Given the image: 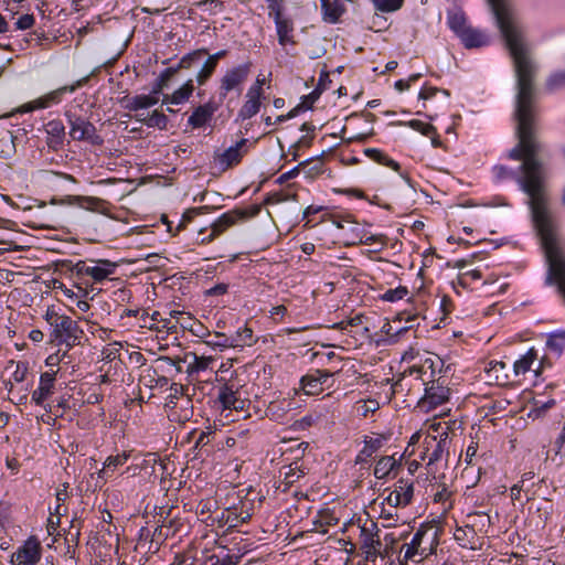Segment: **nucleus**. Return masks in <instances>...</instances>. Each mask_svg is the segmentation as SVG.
Wrapping results in <instances>:
<instances>
[{
  "instance_id": "bf43d9fd",
  "label": "nucleus",
  "mask_w": 565,
  "mask_h": 565,
  "mask_svg": "<svg viewBox=\"0 0 565 565\" xmlns=\"http://www.w3.org/2000/svg\"><path fill=\"white\" fill-rule=\"evenodd\" d=\"M277 35L284 36L287 33L294 32V21L290 17H281L274 20Z\"/></svg>"
},
{
  "instance_id": "9b49d317",
  "label": "nucleus",
  "mask_w": 565,
  "mask_h": 565,
  "mask_svg": "<svg viewBox=\"0 0 565 565\" xmlns=\"http://www.w3.org/2000/svg\"><path fill=\"white\" fill-rule=\"evenodd\" d=\"M414 495V482L409 478L399 477L394 484V490L390 491L385 501L388 505L398 508L406 507L412 502Z\"/></svg>"
},
{
  "instance_id": "5fc2aeb1",
  "label": "nucleus",
  "mask_w": 565,
  "mask_h": 565,
  "mask_svg": "<svg viewBox=\"0 0 565 565\" xmlns=\"http://www.w3.org/2000/svg\"><path fill=\"white\" fill-rule=\"evenodd\" d=\"M409 330H412V327H402L393 334H390V337L380 338V339L375 340V345L381 347V345L396 344L401 340V338L404 334H406Z\"/></svg>"
},
{
  "instance_id": "0eeeda50",
  "label": "nucleus",
  "mask_w": 565,
  "mask_h": 565,
  "mask_svg": "<svg viewBox=\"0 0 565 565\" xmlns=\"http://www.w3.org/2000/svg\"><path fill=\"white\" fill-rule=\"evenodd\" d=\"M253 63L247 61L232 68L226 70L221 77L220 83H223L227 90L235 92L239 96L244 88V83L250 74Z\"/></svg>"
},
{
  "instance_id": "6ab92c4d",
  "label": "nucleus",
  "mask_w": 565,
  "mask_h": 565,
  "mask_svg": "<svg viewBox=\"0 0 565 565\" xmlns=\"http://www.w3.org/2000/svg\"><path fill=\"white\" fill-rule=\"evenodd\" d=\"M245 213L239 207H234L223 214H221L212 224L211 228L216 234L221 235L226 232L230 227L236 225L239 222H244Z\"/></svg>"
},
{
  "instance_id": "6e6552de",
  "label": "nucleus",
  "mask_w": 565,
  "mask_h": 565,
  "mask_svg": "<svg viewBox=\"0 0 565 565\" xmlns=\"http://www.w3.org/2000/svg\"><path fill=\"white\" fill-rule=\"evenodd\" d=\"M41 556V542L35 536H31L12 555L11 562L15 565H35L40 562Z\"/></svg>"
},
{
  "instance_id": "1a4fd4ad",
  "label": "nucleus",
  "mask_w": 565,
  "mask_h": 565,
  "mask_svg": "<svg viewBox=\"0 0 565 565\" xmlns=\"http://www.w3.org/2000/svg\"><path fill=\"white\" fill-rule=\"evenodd\" d=\"M427 529L419 527L415 532L412 541L408 544L403 545L402 550L405 551L403 561L401 562L402 565L404 564V562L406 563L408 561H416V557H418V561H420L430 553L433 540L427 545H424V539L427 535Z\"/></svg>"
},
{
  "instance_id": "473e14b6",
  "label": "nucleus",
  "mask_w": 565,
  "mask_h": 565,
  "mask_svg": "<svg viewBox=\"0 0 565 565\" xmlns=\"http://www.w3.org/2000/svg\"><path fill=\"white\" fill-rule=\"evenodd\" d=\"M305 469L302 466H299V461H291L280 468L279 477L282 478L286 486H291L305 476Z\"/></svg>"
},
{
  "instance_id": "ea45409f",
  "label": "nucleus",
  "mask_w": 565,
  "mask_h": 565,
  "mask_svg": "<svg viewBox=\"0 0 565 565\" xmlns=\"http://www.w3.org/2000/svg\"><path fill=\"white\" fill-rule=\"evenodd\" d=\"M218 510V501L215 498L202 499L195 508L196 514H199L203 522L212 520L213 513Z\"/></svg>"
},
{
  "instance_id": "72a5a7b5",
  "label": "nucleus",
  "mask_w": 565,
  "mask_h": 565,
  "mask_svg": "<svg viewBox=\"0 0 565 565\" xmlns=\"http://www.w3.org/2000/svg\"><path fill=\"white\" fill-rule=\"evenodd\" d=\"M177 75V67L168 66L162 70L159 76L151 84L153 95H166L163 90L170 87V82Z\"/></svg>"
},
{
  "instance_id": "f8f14e48",
  "label": "nucleus",
  "mask_w": 565,
  "mask_h": 565,
  "mask_svg": "<svg viewBox=\"0 0 565 565\" xmlns=\"http://www.w3.org/2000/svg\"><path fill=\"white\" fill-rule=\"evenodd\" d=\"M71 331H81V327L70 316L62 315L60 322H54L51 326L50 340L47 343L54 345H62L70 340Z\"/></svg>"
},
{
  "instance_id": "09e8293b",
  "label": "nucleus",
  "mask_w": 565,
  "mask_h": 565,
  "mask_svg": "<svg viewBox=\"0 0 565 565\" xmlns=\"http://www.w3.org/2000/svg\"><path fill=\"white\" fill-rule=\"evenodd\" d=\"M409 294V290L406 286H397L394 289H387L384 294L379 296V299L386 302H396L402 300Z\"/></svg>"
},
{
  "instance_id": "a19ab883",
  "label": "nucleus",
  "mask_w": 565,
  "mask_h": 565,
  "mask_svg": "<svg viewBox=\"0 0 565 565\" xmlns=\"http://www.w3.org/2000/svg\"><path fill=\"white\" fill-rule=\"evenodd\" d=\"M17 136L10 130L2 129L0 132V141H8L4 148L0 150V158L4 160L11 159L17 153Z\"/></svg>"
},
{
  "instance_id": "f704fd0d",
  "label": "nucleus",
  "mask_w": 565,
  "mask_h": 565,
  "mask_svg": "<svg viewBox=\"0 0 565 565\" xmlns=\"http://www.w3.org/2000/svg\"><path fill=\"white\" fill-rule=\"evenodd\" d=\"M262 106H263L262 99L254 98V97L247 98V100L243 104V106L238 110L234 122L238 124L239 121H244V120L253 118L255 115H257L259 113Z\"/></svg>"
},
{
  "instance_id": "49530a36",
  "label": "nucleus",
  "mask_w": 565,
  "mask_h": 565,
  "mask_svg": "<svg viewBox=\"0 0 565 565\" xmlns=\"http://www.w3.org/2000/svg\"><path fill=\"white\" fill-rule=\"evenodd\" d=\"M181 525L182 524L175 518H172V519L166 518L162 521V524L156 529L154 534L158 532L159 536H164V537L173 536L178 533L179 526H181Z\"/></svg>"
},
{
  "instance_id": "c03bdc74",
  "label": "nucleus",
  "mask_w": 565,
  "mask_h": 565,
  "mask_svg": "<svg viewBox=\"0 0 565 565\" xmlns=\"http://www.w3.org/2000/svg\"><path fill=\"white\" fill-rule=\"evenodd\" d=\"M212 209L213 207H211L209 205H202V206L191 207V209L186 210L182 214V217L177 226V232L184 230L186 227V225L189 223H191L196 215L207 213Z\"/></svg>"
},
{
  "instance_id": "7ed1b4c3",
  "label": "nucleus",
  "mask_w": 565,
  "mask_h": 565,
  "mask_svg": "<svg viewBox=\"0 0 565 565\" xmlns=\"http://www.w3.org/2000/svg\"><path fill=\"white\" fill-rule=\"evenodd\" d=\"M217 113V105L214 104V96L207 102L193 106L191 115L188 117L186 127L191 130L214 129V114Z\"/></svg>"
},
{
  "instance_id": "13d9d810",
  "label": "nucleus",
  "mask_w": 565,
  "mask_h": 565,
  "mask_svg": "<svg viewBox=\"0 0 565 565\" xmlns=\"http://www.w3.org/2000/svg\"><path fill=\"white\" fill-rule=\"evenodd\" d=\"M307 110H311V106H307L306 104H297L287 114L277 116L275 122L282 124L287 120L296 118L297 116H299L302 113H306Z\"/></svg>"
},
{
  "instance_id": "393cba45",
  "label": "nucleus",
  "mask_w": 565,
  "mask_h": 565,
  "mask_svg": "<svg viewBox=\"0 0 565 565\" xmlns=\"http://www.w3.org/2000/svg\"><path fill=\"white\" fill-rule=\"evenodd\" d=\"M345 0H332L323 4L321 10L322 21L330 24L340 22L341 17L347 12Z\"/></svg>"
},
{
  "instance_id": "bb28decb",
  "label": "nucleus",
  "mask_w": 565,
  "mask_h": 565,
  "mask_svg": "<svg viewBox=\"0 0 565 565\" xmlns=\"http://www.w3.org/2000/svg\"><path fill=\"white\" fill-rule=\"evenodd\" d=\"M135 119L148 128H158L160 130H167L170 121L169 117L158 109L152 110L147 117L136 114Z\"/></svg>"
},
{
  "instance_id": "680f3d73",
  "label": "nucleus",
  "mask_w": 565,
  "mask_h": 565,
  "mask_svg": "<svg viewBox=\"0 0 565 565\" xmlns=\"http://www.w3.org/2000/svg\"><path fill=\"white\" fill-rule=\"evenodd\" d=\"M264 84H265V78L264 77L260 78V76H257L255 84H253L248 88V90L246 93V98L254 97V98L264 100L266 98L264 89H263Z\"/></svg>"
},
{
  "instance_id": "6e6d98bb",
  "label": "nucleus",
  "mask_w": 565,
  "mask_h": 565,
  "mask_svg": "<svg viewBox=\"0 0 565 565\" xmlns=\"http://www.w3.org/2000/svg\"><path fill=\"white\" fill-rule=\"evenodd\" d=\"M565 86V70L555 72L546 81V89L548 92H555Z\"/></svg>"
},
{
  "instance_id": "aec40b11",
  "label": "nucleus",
  "mask_w": 565,
  "mask_h": 565,
  "mask_svg": "<svg viewBox=\"0 0 565 565\" xmlns=\"http://www.w3.org/2000/svg\"><path fill=\"white\" fill-rule=\"evenodd\" d=\"M246 152L247 149H245V151H238L236 147L232 145L223 152H218L216 150L214 152V159L218 162L220 171L225 172L226 170L239 164Z\"/></svg>"
},
{
  "instance_id": "2f4dec72",
  "label": "nucleus",
  "mask_w": 565,
  "mask_h": 565,
  "mask_svg": "<svg viewBox=\"0 0 565 565\" xmlns=\"http://www.w3.org/2000/svg\"><path fill=\"white\" fill-rule=\"evenodd\" d=\"M160 100V95H153V88H150L149 94H139L131 98L129 111H138L149 109L156 106Z\"/></svg>"
},
{
  "instance_id": "0e129e2a",
  "label": "nucleus",
  "mask_w": 565,
  "mask_h": 565,
  "mask_svg": "<svg viewBox=\"0 0 565 565\" xmlns=\"http://www.w3.org/2000/svg\"><path fill=\"white\" fill-rule=\"evenodd\" d=\"M35 24V17L32 13H25L19 17L14 23V30L25 31Z\"/></svg>"
},
{
  "instance_id": "f03ea898",
  "label": "nucleus",
  "mask_w": 565,
  "mask_h": 565,
  "mask_svg": "<svg viewBox=\"0 0 565 565\" xmlns=\"http://www.w3.org/2000/svg\"><path fill=\"white\" fill-rule=\"evenodd\" d=\"M52 205H76L81 209L97 212L105 216H110V212L108 211L109 202L97 198V196H88V195H65L63 198L53 196L50 201Z\"/></svg>"
},
{
  "instance_id": "20e7f679",
  "label": "nucleus",
  "mask_w": 565,
  "mask_h": 565,
  "mask_svg": "<svg viewBox=\"0 0 565 565\" xmlns=\"http://www.w3.org/2000/svg\"><path fill=\"white\" fill-rule=\"evenodd\" d=\"M381 547L377 524L373 521L364 523L360 527V548L365 554L366 561L374 562L381 555Z\"/></svg>"
},
{
  "instance_id": "864d4df0",
  "label": "nucleus",
  "mask_w": 565,
  "mask_h": 565,
  "mask_svg": "<svg viewBox=\"0 0 565 565\" xmlns=\"http://www.w3.org/2000/svg\"><path fill=\"white\" fill-rule=\"evenodd\" d=\"M476 523L467 524L465 527L458 526L454 532V539L459 542L462 546H467L470 543L468 539V534L470 533L472 537L476 535L475 531Z\"/></svg>"
},
{
  "instance_id": "a211bd4d",
  "label": "nucleus",
  "mask_w": 565,
  "mask_h": 565,
  "mask_svg": "<svg viewBox=\"0 0 565 565\" xmlns=\"http://www.w3.org/2000/svg\"><path fill=\"white\" fill-rule=\"evenodd\" d=\"M458 38L467 50L480 49L488 46L491 43L488 34L471 25H469L461 34H459Z\"/></svg>"
},
{
  "instance_id": "de8ad7c7",
  "label": "nucleus",
  "mask_w": 565,
  "mask_h": 565,
  "mask_svg": "<svg viewBox=\"0 0 565 565\" xmlns=\"http://www.w3.org/2000/svg\"><path fill=\"white\" fill-rule=\"evenodd\" d=\"M382 447L381 438L365 437L363 449L356 455L355 459H366L372 457Z\"/></svg>"
},
{
  "instance_id": "8fccbe9b",
  "label": "nucleus",
  "mask_w": 565,
  "mask_h": 565,
  "mask_svg": "<svg viewBox=\"0 0 565 565\" xmlns=\"http://www.w3.org/2000/svg\"><path fill=\"white\" fill-rule=\"evenodd\" d=\"M372 2L375 10L383 13L395 12L404 4V0H372Z\"/></svg>"
},
{
  "instance_id": "c85d7f7f",
  "label": "nucleus",
  "mask_w": 565,
  "mask_h": 565,
  "mask_svg": "<svg viewBox=\"0 0 565 565\" xmlns=\"http://www.w3.org/2000/svg\"><path fill=\"white\" fill-rule=\"evenodd\" d=\"M403 470V461H376L374 476L377 479L397 478Z\"/></svg>"
},
{
  "instance_id": "58836bf2",
  "label": "nucleus",
  "mask_w": 565,
  "mask_h": 565,
  "mask_svg": "<svg viewBox=\"0 0 565 565\" xmlns=\"http://www.w3.org/2000/svg\"><path fill=\"white\" fill-rule=\"evenodd\" d=\"M546 349L561 356L565 349V329L554 330L547 333Z\"/></svg>"
},
{
  "instance_id": "052dcab7",
  "label": "nucleus",
  "mask_w": 565,
  "mask_h": 565,
  "mask_svg": "<svg viewBox=\"0 0 565 565\" xmlns=\"http://www.w3.org/2000/svg\"><path fill=\"white\" fill-rule=\"evenodd\" d=\"M267 3V8L269 11V17H273L274 20L285 17L286 4L285 0H264Z\"/></svg>"
},
{
  "instance_id": "b1692460",
  "label": "nucleus",
  "mask_w": 565,
  "mask_h": 565,
  "mask_svg": "<svg viewBox=\"0 0 565 565\" xmlns=\"http://www.w3.org/2000/svg\"><path fill=\"white\" fill-rule=\"evenodd\" d=\"M211 440H213L216 444L218 450H222L225 447L232 448L236 445V439L233 437L218 438L215 431L202 433L199 440L196 441V445L202 444V448L199 452L200 456H203L204 454L206 456L210 455L209 449L205 447Z\"/></svg>"
},
{
  "instance_id": "f3484780",
  "label": "nucleus",
  "mask_w": 565,
  "mask_h": 565,
  "mask_svg": "<svg viewBox=\"0 0 565 565\" xmlns=\"http://www.w3.org/2000/svg\"><path fill=\"white\" fill-rule=\"evenodd\" d=\"M45 130L49 137L46 138V145L50 150L57 151L64 143L65 139V126L62 120L53 119L46 125L39 128V131Z\"/></svg>"
},
{
  "instance_id": "39448f33",
  "label": "nucleus",
  "mask_w": 565,
  "mask_h": 565,
  "mask_svg": "<svg viewBox=\"0 0 565 565\" xmlns=\"http://www.w3.org/2000/svg\"><path fill=\"white\" fill-rule=\"evenodd\" d=\"M450 395L451 390L444 386V383L438 382L437 387H425V395L418 399L416 407L423 413L428 414L438 406L448 403Z\"/></svg>"
},
{
  "instance_id": "7c9ffc66",
  "label": "nucleus",
  "mask_w": 565,
  "mask_h": 565,
  "mask_svg": "<svg viewBox=\"0 0 565 565\" xmlns=\"http://www.w3.org/2000/svg\"><path fill=\"white\" fill-rule=\"evenodd\" d=\"M447 24L457 36L469 26L467 25L466 13L461 7H458L456 11L447 10Z\"/></svg>"
},
{
  "instance_id": "4d7b16f0",
  "label": "nucleus",
  "mask_w": 565,
  "mask_h": 565,
  "mask_svg": "<svg viewBox=\"0 0 565 565\" xmlns=\"http://www.w3.org/2000/svg\"><path fill=\"white\" fill-rule=\"evenodd\" d=\"M534 405L535 407L529 412L527 416L536 419L545 416V414L556 405V401L551 398L541 405H537V402L534 401Z\"/></svg>"
},
{
  "instance_id": "a18cd8bd",
  "label": "nucleus",
  "mask_w": 565,
  "mask_h": 565,
  "mask_svg": "<svg viewBox=\"0 0 565 565\" xmlns=\"http://www.w3.org/2000/svg\"><path fill=\"white\" fill-rule=\"evenodd\" d=\"M55 266L65 268L70 275L75 274L78 278L84 276V269H87L84 260H78L74 264L71 259H60L55 262Z\"/></svg>"
},
{
  "instance_id": "2eb2a0df",
  "label": "nucleus",
  "mask_w": 565,
  "mask_h": 565,
  "mask_svg": "<svg viewBox=\"0 0 565 565\" xmlns=\"http://www.w3.org/2000/svg\"><path fill=\"white\" fill-rule=\"evenodd\" d=\"M195 77H188L177 89L171 94L163 95L161 105H182L188 103L195 92L194 86Z\"/></svg>"
},
{
  "instance_id": "4be33fe9",
  "label": "nucleus",
  "mask_w": 565,
  "mask_h": 565,
  "mask_svg": "<svg viewBox=\"0 0 565 565\" xmlns=\"http://www.w3.org/2000/svg\"><path fill=\"white\" fill-rule=\"evenodd\" d=\"M252 518V508L247 507V503L242 502L238 510L237 507L233 505L227 508L226 518L224 524H227L228 529L237 527L238 525L249 521Z\"/></svg>"
},
{
  "instance_id": "e2e57ef3",
  "label": "nucleus",
  "mask_w": 565,
  "mask_h": 565,
  "mask_svg": "<svg viewBox=\"0 0 565 565\" xmlns=\"http://www.w3.org/2000/svg\"><path fill=\"white\" fill-rule=\"evenodd\" d=\"M449 443H450V440H449L448 434L445 433V437L437 439V441L434 446V449H433L431 454L429 455L428 459H441V456Z\"/></svg>"
},
{
  "instance_id": "423d86ee",
  "label": "nucleus",
  "mask_w": 565,
  "mask_h": 565,
  "mask_svg": "<svg viewBox=\"0 0 565 565\" xmlns=\"http://www.w3.org/2000/svg\"><path fill=\"white\" fill-rule=\"evenodd\" d=\"M56 372L51 370L41 373L39 386L32 392L31 403L41 406L45 412H53L51 404L45 403L54 393Z\"/></svg>"
},
{
  "instance_id": "cd10ccee",
  "label": "nucleus",
  "mask_w": 565,
  "mask_h": 565,
  "mask_svg": "<svg viewBox=\"0 0 565 565\" xmlns=\"http://www.w3.org/2000/svg\"><path fill=\"white\" fill-rule=\"evenodd\" d=\"M220 381H224V384L218 388L215 404L218 405V408L222 411H227L238 402V397L236 395L237 391H234L233 386L228 385L224 379H221Z\"/></svg>"
},
{
  "instance_id": "c756f323",
  "label": "nucleus",
  "mask_w": 565,
  "mask_h": 565,
  "mask_svg": "<svg viewBox=\"0 0 565 565\" xmlns=\"http://www.w3.org/2000/svg\"><path fill=\"white\" fill-rule=\"evenodd\" d=\"M363 153L377 164L387 167L395 172L401 170V164L379 148H365Z\"/></svg>"
},
{
  "instance_id": "e433bc0d",
  "label": "nucleus",
  "mask_w": 565,
  "mask_h": 565,
  "mask_svg": "<svg viewBox=\"0 0 565 565\" xmlns=\"http://www.w3.org/2000/svg\"><path fill=\"white\" fill-rule=\"evenodd\" d=\"M535 360H537V350L532 347L513 363L514 374L518 376L529 372Z\"/></svg>"
},
{
  "instance_id": "a878e982",
  "label": "nucleus",
  "mask_w": 565,
  "mask_h": 565,
  "mask_svg": "<svg viewBox=\"0 0 565 565\" xmlns=\"http://www.w3.org/2000/svg\"><path fill=\"white\" fill-rule=\"evenodd\" d=\"M338 147V145L333 146V147H330L328 150H323L320 154H317V156H313L311 158H308L301 162H299L297 166H295L294 168H291L290 170L284 172L282 174H280L275 183L278 184V185H282L285 184L286 182H288L289 180H292V179H296L300 171L302 169H305L306 167L309 166V163H312L313 161H319L321 160V158L329 151H331L333 148Z\"/></svg>"
},
{
  "instance_id": "9d476101",
  "label": "nucleus",
  "mask_w": 565,
  "mask_h": 565,
  "mask_svg": "<svg viewBox=\"0 0 565 565\" xmlns=\"http://www.w3.org/2000/svg\"><path fill=\"white\" fill-rule=\"evenodd\" d=\"M96 131V127L93 122L81 117L79 119H74V122H72L70 136L73 140L87 141L93 146H103L104 138Z\"/></svg>"
},
{
  "instance_id": "603ef678",
  "label": "nucleus",
  "mask_w": 565,
  "mask_h": 565,
  "mask_svg": "<svg viewBox=\"0 0 565 565\" xmlns=\"http://www.w3.org/2000/svg\"><path fill=\"white\" fill-rule=\"evenodd\" d=\"M230 338H236L237 343L241 344L239 348H243L244 344L252 345L256 342V340H254L253 329H250L246 323L238 328L235 334L231 335Z\"/></svg>"
},
{
  "instance_id": "37998d69",
  "label": "nucleus",
  "mask_w": 565,
  "mask_h": 565,
  "mask_svg": "<svg viewBox=\"0 0 565 565\" xmlns=\"http://www.w3.org/2000/svg\"><path fill=\"white\" fill-rule=\"evenodd\" d=\"M67 88L60 87L44 96L34 99V105L38 109H44L53 104H58L62 100V96L66 93Z\"/></svg>"
},
{
  "instance_id": "69168bd1",
  "label": "nucleus",
  "mask_w": 565,
  "mask_h": 565,
  "mask_svg": "<svg viewBox=\"0 0 565 565\" xmlns=\"http://www.w3.org/2000/svg\"><path fill=\"white\" fill-rule=\"evenodd\" d=\"M98 266L100 267L102 273L104 274L105 278L107 279L109 276L114 275L116 273V269L118 267V264L116 262H111L110 259L100 258L97 260H94Z\"/></svg>"
},
{
  "instance_id": "338daca9",
  "label": "nucleus",
  "mask_w": 565,
  "mask_h": 565,
  "mask_svg": "<svg viewBox=\"0 0 565 565\" xmlns=\"http://www.w3.org/2000/svg\"><path fill=\"white\" fill-rule=\"evenodd\" d=\"M436 486V492L434 493V501L435 502H444L450 497V491L448 490L446 482H437L435 484H431L434 488Z\"/></svg>"
},
{
  "instance_id": "ddd939ff",
  "label": "nucleus",
  "mask_w": 565,
  "mask_h": 565,
  "mask_svg": "<svg viewBox=\"0 0 565 565\" xmlns=\"http://www.w3.org/2000/svg\"><path fill=\"white\" fill-rule=\"evenodd\" d=\"M492 171H493L495 183H500L504 180H512L518 183L519 189L524 194H530V191H531L530 183L527 182V178L525 177V174H522V172L519 171V167L516 169H512L504 164H495L492 168Z\"/></svg>"
},
{
  "instance_id": "3c124183",
  "label": "nucleus",
  "mask_w": 565,
  "mask_h": 565,
  "mask_svg": "<svg viewBox=\"0 0 565 565\" xmlns=\"http://www.w3.org/2000/svg\"><path fill=\"white\" fill-rule=\"evenodd\" d=\"M189 354L192 355L193 359H194V363L190 364L188 366L186 372H188L189 375L198 374L200 372L205 371L209 367V364L213 361V359L211 356L199 358L193 352H191Z\"/></svg>"
},
{
  "instance_id": "f257e3e1",
  "label": "nucleus",
  "mask_w": 565,
  "mask_h": 565,
  "mask_svg": "<svg viewBox=\"0 0 565 565\" xmlns=\"http://www.w3.org/2000/svg\"><path fill=\"white\" fill-rule=\"evenodd\" d=\"M494 24L513 62L515 73V99L512 118L515 122L516 145L507 153L514 161H525L540 132V116L536 102L535 76L537 64L531 56V47L509 0H486Z\"/></svg>"
},
{
  "instance_id": "4468645a",
  "label": "nucleus",
  "mask_w": 565,
  "mask_h": 565,
  "mask_svg": "<svg viewBox=\"0 0 565 565\" xmlns=\"http://www.w3.org/2000/svg\"><path fill=\"white\" fill-rule=\"evenodd\" d=\"M206 60L202 63L200 68L195 72V82L199 86H204L215 73L218 61L228 55V50H220L213 54H206Z\"/></svg>"
},
{
  "instance_id": "c9c22d12",
  "label": "nucleus",
  "mask_w": 565,
  "mask_h": 565,
  "mask_svg": "<svg viewBox=\"0 0 565 565\" xmlns=\"http://www.w3.org/2000/svg\"><path fill=\"white\" fill-rule=\"evenodd\" d=\"M332 376V373L328 370H316L315 374H306L300 377V385L301 387H310V388H317L320 385L324 384L330 377Z\"/></svg>"
},
{
  "instance_id": "5701e85b",
  "label": "nucleus",
  "mask_w": 565,
  "mask_h": 565,
  "mask_svg": "<svg viewBox=\"0 0 565 565\" xmlns=\"http://www.w3.org/2000/svg\"><path fill=\"white\" fill-rule=\"evenodd\" d=\"M207 53L209 50L206 47H200L191 52H188L179 60V62L175 65H172V67H177L178 75L183 70L195 68L198 71L202 65L201 62L203 56Z\"/></svg>"
},
{
  "instance_id": "774afa93",
  "label": "nucleus",
  "mask_w": 565,
  "mask_h": 565,
  "mask_svg": "<svg viewBox=\"0 0 565 565\" xmlns=\"http://www.w3.org/2000/svg\"><path fill=\"white\" fill-rule=\"evenodd\" d=\"M319 418H320V415L313 416L311 414H308V415L301 417L300 419L296 420L292 426L295 429L305 430V429H308L309 427L313 426Z\"/></svg>"
},
{
  "instance_id": "dca6fc26",
  "label": "nucleus",
  "mask_w": 565,
  "mask_h": 565,
  "mask_svg": "<svg viewBox=\"0 0 565 565\" xmlns=\"http://www.w3.org/2000/svg\"><path fill=\"white\" fill-rule=\"evenodd\" d=\"M161 466L162 475L170 478L171 484L169 488L174 487L180 489L186 480L184 479V472L188 470V461H158Z\"/></svg>"
},
{
  "instance_id": "412c9836",
  "label": "nucleus",
  "mask_w": 565,
  "mask_h": 565,
  "mask_svg": "<svg viewBox=\"0 0 565 565\" xmlns=\"http://www.w3.org/2000/svg\"><path fill=\"white\" fill-rule=\"evenodd\" d=\"M331 83L332 81L329 77V72L324 66L320 72L316 87L307 95L301 96L299 104H306L307 106H311L312 110L313 104L320 98L323 92H326L329 88Z\"/></svg>"
},
{
  "instance_id": "4c0bfd02",
  "label": "nucleus",
  "mask_w": 565,
  "mask_h": 565,
  "mask_svg": "<svg viewBox=\"0 0 565 565\" xmlns=\"http://www.w3.org/2000/svg\"><path fill=\"white\" fill-rule=\"evenodd\" d=\"M388 126H397V127L406 126V127L412 128L415 131H418L423 136L436 135V127L434 125H431L429 122H424L419 119H412L408 121H402V120L391 121V122H388Z\"/></svg>"
},
{
  "instance_id": "79ce46f5",
  "label": "nucleus",
  "mask_w": 565,
  "mask_h": 565,
  "mask_svg": "<svg viewBox=\"0 0 565 565\" xmlns=\"http://www.w3.org/2000/svg\"><path fill=\"white\" fill-rule=\"evenodd\" d=\"M214 335L216 338H220V341H207L205 340L204 343L209 345L213 350L224 351L228 348L236 349L241 347L239 343H237L236 338H228L224 332L214 331Z\"/></svg>"
}]
</instances>
